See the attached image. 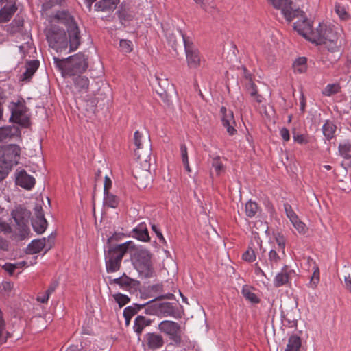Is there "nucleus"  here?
Returning a JSON list of instances; mask_svg holds the SVG:
<instances>
[{"label": "nucleus", "mask_w": 351, "mask_h": 351, "mask_svg": "<svg viewBox=\"0 0 351 351\" xmlns=\"http://www.w3.org/2000/svg\"><path fill=\"white\" fill-rule=\"evenodd\" d=\"M306 58L305 57H300L293 64V67L295 72L303 73L307 69Z\"/></svg>", "instance_id": "obj_37"}, {"label": "nucleus", "mask_w": 351, "mask_h": 351, "mask_svg": "<svg viewBox=\"0 0 351 351\" xmlns=\"http://www.w3.org/2000/svg\"><path fill=\"white\" fill-rule=\"evenodd\" d=\"M245 214L248 217H253L257 213L259 208L255 202L251 200L245 204Z\"/></svg>", "instance_id": "obj_39"}, {"label": "nucleus", "mask_w": 351, "mask_h": 351, "mask_svg": "<svg viewBox=\"0 0 351 351\" xmlns=\"http://www.w3.org/2000/svg\"><path fill=\"white\" fill-rule=\"evenodd\" d=\"M285 210L286 212V215L287 217L290 219V221L292 222L293 221H295V220L298 218L297 215L295 213V212L293 210L291 206L288 204L285 203L284 204Z\"/></svg>", "instance_id": "obj_47"}, {"label": "nucleus", "mask_w": 351, "mask_h": 351, "mask_svg": "<svg viewBox=\"0 0 351 351\" xmlns=\"http://www.w3.org/2000/svg\"><path fill=\"white\" fill-rule=\"evenodd\" d=\"M54 243V236L51 234L47 239L43 237L40 239L33 240L27 247L26 254H34L39 253L42 250L45 252L49 250Z\"/></svg>", "instance_id": "obj_13"}, {"label": "nucleus", "mask_w": 351, "mask_h": 351, "mask_svg": "<svg viewBox=\"0 0 351 351\" xmlns=\"http://www.w3.org/2000/svg\"><path fill=\"white\" fill-rule=\"evenodd\" d=\"M117 14L121 23L124 26L126 25V23H128L134 19V15L128 9H126L125 7H123L122 4Z\"/></svg>", "instance_id": "obj_29"}, {"label": "nucleus", "mask_w": 351, "mask_h": 351, "mask_svg": "<svg viewBox=\"0 0 351 351\" xmlns=\"http://www.w3.org/2000/svg\"><path fill=\"white\" fill-rule=\"evenodd\" d=\"M75 88L79 92H87L89 87V80L86 76L78 75L73 78Z\"/></svg>", "instance_id": "obj_27"}, {"label": "nucleus", "mask_w": 351, "mask_h": 351, "mask_svg": "<svg viewBox=\"0 0 351 351\" xmlns=\"http://www.w3.org/2000/svg\"><path fill=\"white\" fill-rule=\"evenodd\" d=\"M243 259L245 261L253 262L256 260L254 250L249 247L248 250L243 254Z\"/></svg>", "instance_id": "obj_50"}, {"label": "nucleus", "mask_w": 351, "mask_h": 351, "mask_svg": "<svg viewBox=\"0 0 351 351\" xmlns=\"http://www.w3.org/2000/svg\"><path fill=\"white\" fill-rule=\"evenodd\" d=\"M162 290V286L161 285L157 284L152 286H149L147 288L148 293H160Z\"/></svg>", "instance_id": "obj_58"}, {"label": "nucleus", "mask_w": 351, "mask_h": 351, "mask_svg": "<svg viewBox=\"0 0 351 351\" xmlns=\"http://www.w3.org/2000/svg\"><path fill=\"white\" fill-rule=\"evenodd\" d=\"M16 184L25 189L30 190L34 186L35 179L22 169L16 173Z\"/></svg>", "instance_id": "obj_18"}, {"label": "nucleus", "mask_w": 351, "mask_h": 351, "mask_svg": "<svg viewBox=\"0 0 351 351\" xmlns=\"http://www.w3.org/2000/svg\"><path fill=\"white\" fill-rule=\"evenodd\" d=\"M285 351H307V348L302 345L300 337L293 334L289 337Z\"/></svg>", "instance_id": "obj_21"}, {"label": "nucleus", "mask_w": 351, "mask_h": 351, "mask_svg": "<svg viewBox=\"0 0 351 351\" xmlns=\"http://www.w3.org/2000/svg\"><path fill=\"white\" fill-rule=\"evenodd\" d=\"M173 297V295L172 293H169L164 295L160 296H155V298L152 300H151L149 302H147L143 304H134L132 306H129L126 307L123 313H125L126 315H130V316L132 317L134 315H136L141 309L143 308L145 306H149V303L152 302L154 300H161L164 298L171 299Z\"/></svg>", "instance_id": "obj_19"}, {"label": "nucleus", "mask_w": 351, "mask_h": 351, "mask_svg": "<svg viewBox=\"0 0 351 351\" xmlns=\"http://www.w3.org/2000/svg\"><path fill=\"white\" fill-rule=\"evenodd\" d=\"M104 204L105 206L115 208L119 204V198L110 192L104 193Z\"/></svg>", "instance_id": "obj_36"}, {"label": "nucleus", "mask_w": 351, "mask_h": 351, "mask_svg": "<svg viewBox=\"0 0 351 351\" xmlns=\"http://www.w3.org/2000/svg\"><path fill=\"white\" fill-rule=\"evenodd\" d=\"M151 154V141L149 136H145V143L143 146L136 147L134 150L137 165L133 173L137 184L141 187H147L152 180L150 171Z\"/></svg>", "instance_id": "obj_1"}, {"label": "nucleus", "mask_w": 351, "mask_h": 351, "mask_svg": "<svg viewBox=\"0 0 351 351\" xmlns=\"http://www.w3.org/2000/svg\"><path fill=\"white\" fill-rule=\"evenodd\" d=\"M145 136H149V135L147 133L143 134L142 132H140L138 130L134 132V145L136 147L143 146V143H145Z\"/></svg>", "instance_id": "obj_42"}, {"label": "nucleus", "mask_w": 351, "mask_h": 351, "mask_svg": "<svg viewBox=\"0 0 351 351\" xmlns=\"http://www.w3.org/2000/svg\"><path fill=\"white\" fill-rule=\"evenodd\" d=\"M134 237L142 241H148L149 240V236L144 223H140L136 228L133 230Z\"/></svg>", "instance_id": "obj_28"}, {"label": "nucleus", "mask_w": 351, "mask_h": 351, "mask_svg": "<svg viewBox=\"0 0 351 351\" xmlns=\"http://www.w3.org/2000/svg\"><path fill=\"white\" fill-rule=\"evenodd\" d=\"M212 166L217 175H219L224 170V167L220 160L219 156L213 158Z\"/></svg>", "instance_id": "obj_44"}, {"label": "nucleus", "mask_w": 351, "mask_h": 351, "mask_svg": "<svg viewBox=\"0 0 351 351\" xmlns=\"http://www.w3.org/2000/svg\"><path fill=\"white\" fill-rule=\"evenodd\" d=\"M146 342L150 349L160 348L164 344L162 335L154 332H149L146 335Z\"/></svg>", "instance_id": "obj_24"}, {"label": "nucleus", "mask_w": 351, "mask_h": 351, "mask_svg": "<svg viewBox=\"0 0 351 351\" xmlns=\"http://www.w3.org/2000/svg\"><path fill=\"white\" fill-rule=\"evenodd\" d=\"M152 230L156 233L160 241L162 243H165V239L161 233V232L158 229L157 226L155 224L152 226Z\"/></svg>", "instance_id": "obj_62"}, {"label": "nucleus", "mask_w": 351, "mask_h": 351, "mask_svg": "<svg viewBox=\"0 0 351 351\" xmlns=\"http://www.w3.org/2000/svg\"><path fill=\"white\" fill-rule=\"evenodd\" d=\"M293 140L300 144H306L308 143V141L306 140L305 136L302 134L294 135Z\"/></svg>", "instance_id": "obj_61"}, {"label": "nucleus", "mask_w": 351, "mask_h": 351, "mask_svg": "<svg viewBox=\"0 0 351 351\" xmlns=\"http://www.w3.org/2000/svg\"><path fill=\"white\" fill-rule=\"evenodd\" d=\"M67 29L69 40V51L76 50L81 43V36L79 27L77 23H73Z\"/></svg>", "instance_id": "obj_17"}, {"label": "nucleus", "mask_w": 351, "mask_h": 351, "mask_svg": "<svg viewBox=\"0 0 351 351\" xmlns=\"http://www.w3.org/2000/svg\"><path fill=\"white\" fill-rule=\"evenodd\" d=\"M32 225L35 232L38 234H42L47 228V221L45 217L34 219Z\"/></svg>", "instance_id": "obj_34"}, {"label": "nucleus", "mask_w": 351, "mask_h": 351, "mask_svg": "<svg viewBox=\"0 0 351 351\" xmlns=\"http://www.w3.org/2000/svg\"><path fill=\"white\" fill-rule=\"evenodd\" d=\"M153 301L149 303L145 308V313L148 315L157 316H175L176 313V307L170 302L158 303Z\"/></svg>", "instance_id": "obj_9"}, {"label": "nucleus", "mask_w": 351, "mask_h": 351, "mask_svg": "<svg viewBox=\"0 0 351 351\" xmlns=\"http://www.w3.org/2000/svg\"><path fill=\"white\" fill-rule=\"evenodd\" d=\"M15 2L9 6H4L0 10V23L8 22L16 11Z\"/></svg>", "instance_id": "obj_26"}, {"label": "nucleus", "mask_w": 351, "mask_h": 351, "mask_svg": "<svg viewBox=\"0 0 351 351\" xmlns=\"http://www.w3.org/2000/svg\"><path fill=\"white\" fill-rule=\"evenodd\" d=\"M11 169L0 159V181L3 180Z\"/></svg>", "instance_id": "obj_51"}, {"label": "nucleus", "mask_w": 351, "mask_h": 351, "mask_svg": "<svg viewBox=\"0 0 351 351\" xmlns=\"http://www.w3.org/2000/svg\"><path fill=\"white\" fill-rule=\"evenodd\" d=\"M269 261L271 265V268L274 265H277L280 261V257L279 254L275 250H271L269 252Z\"/></svg>", "instance_id": "obj_48"}, {"label": "nucleus", "mask_w": 351, "mask_h": 351, "mask_svg": "<svg viewBox=\"0 0 351 351\" xmlns=\"http://www.w3.org/2000/svg\"><path fill=\"white\" fill-rule=\"evenodd\" d=\"M60 0H49L43 3L42 5V14L43 15L44 14H45L48 17L47 12L51 8H52L56 4H60Z\"/></svg>", "instance_id": "obj_45"}, {"label": "nucleus", "mask_w": 351, "mask_h": 351, "mask_svg": "<svg viewBox=\"0 0 351 351\" xmlns=\"http://www.w3.org/2000/svg\"><path fill=\"white\" fill-rule=\"evenodd\" d=\"M293 223V225L294 226V227L298 230V231L299 232H304L305 231V224L300 221L299 219H298V217L297 218V219L295 220V221H293L291 222Z\"/></svg>", "instance_id": "obj_53"}, {"label": "nucleus", "mask_w": 351, "mask_h": 351, "mask_svg": "<svg viewBox=\"0 0 351 351\" xmlns=\"http://www.w3.org/2000/svg\"><path fill=\"white\" fill-rule=\"evenodd\" d=\"M298 20L293 24V29L304 38L311 41V37H313V33L316 32V29H313L311 21L306 17L304 12L302 10L301 14L296 16Z\"/></svg>", "instance_id": "obj_11"}, {"label": "nucleus", "mask_w": 351, "mask_h": 351, "mask_svg": "<svg viewBox=\"0 0 351 351\" xmlns=\"http://www.w3.org/2000/svg\"><path fill=\"white\" fill-rule=\"evenodd\" d=\"M2 267L4 270L8 271L10 275H12L15 270L14 265L10 263H6Z\"/></svg>", "instance_id": "obj_63"}, {"label": "nucleus", "mask_w": 351, "mask_h": 351, "mask_svg": "<svg viewBox=\"0 0 351 351\" xmlns=\"http://www.w3.org/2000/svg\"><path fill=\"white\" fill-rule=\"evenodd\" d=\"M53 60L63 76L82 74L88 67V57L81 52L62 60L54 57Z\"/></svg>", "instance_id": "obj_3"}, {"label": "nucleus", "mask_w": 351, "mask_h": 351, "mask_svg": "<svg viewBox=\"0 0 351 351\" xmlns=\"http://www.w3.org/2000/svg\"><path fill=\"white\" fill-rule=\"evenodd\" d=\"M339 154L345 159L351 158V143L346 142L339 145Z\"/></svg>", "instance_id": "obj_38"}, {"label": "nucleus", "mask_w": 351, "mask_h": 351, "mask_svg": "<svg viewBox=\"0 0 351 351\" xmlns=\"http://www.w3.org/2000/svg\"><path fill=\"white\" fill-rule=\"evenodd\" d=\"M245 86L251 97H254L258 103H261L263 101V97L258 93L257 87L252 80L245 82Z\"/></svg>", "instance_id": "obj_32"}, {"label": "nucleus", "mask_w": 351, "mask_h": 351, "mask_svg": "<svg viewBox=\"0 0 351 351\" xmlns=\"http://www.w3.org/2000/svg\"><path fill=\"white\" fill-rule=\"evenodd\" d=\"M35 219L43 218L44 217V213L43 210L42 206L39 204H36L34 208Z\"/></svg>", "instance_id": "obj_55"}, {"label": "nucleus", "mask_w": 351, "mask_h": 351, "mask_svg": "<svg viewBox=\"0 0 351 351\" xmlns=\"http://www.w3.org/2000/svg\"><path fill=\"white\" fill-rule=\"evenodd\" d=\"M113 298L114 300L118 303L119 307H122L126 304H128L130 299V298L124 294L122 293H116L113 295Z\"/></svg>", "instance_id": "obj_43"}, {"label": "nucleus", "mask_w": 351, "mask_h": 351, "mask_svg": "<svg viewBox=\"0 0 351 351\" xmlns=\"http://www.w3.org/2000/svg\"><path fill=\"white\" fill-rule=\"evenodd\" d=\"M319 269H317V270H315L313 272V274L311 277V284L313 285V287H315L317 286V284L319 282Z\"/></svg>", "instance_id": "obj_57"}, {"label": "nucleus", "mask_w": 351, "mask_h": 351, "mask_svg": "<svg viewBox=\"0 0 351 351\" xmlns=\"http://www.w3.org/2000/svg\"><path fill=\"white\" fill-rule=\"evenodd\" d=\"M10 121L16 123L24 128L29 127L30 122L29 118L26 114L27 107L21 102H17L14 104L11 109Z\"/></svg>", "instance_id": "obj_10"}, {"label": "nucleus", "mask_w": 351, "mask_h": 351, "mask_svg": "<svg viewBox=\"0 0 351 351\" xmlns=\"http://www.w3.org/2000/svg\"><path fill=\"white\" fill-rule=\"evenodd\" d=\"M114 237L108 239V249L105 252V264L108 273H114L119 271L124 255L134 246L132 241H127L121 244L112 245L110 244Z\"/></svg>", "instance_id": "obj_2"}, {"label": "nucleus", "mask_w": 351, "mask_h": 351, "mask_svg": "<svg viewBox=\"0 0 351 351\" xmlns=\"http://www.w3.org/2000/svg\"><path fill=\"white\" fill-rule=\"evenodd\" d=\"M111 180L108 176H106L104 180V193L109 192V189L111 188Z\"/></svg>", "instance_id": "obj_64"}, {"label": "nucleus", "mask_w": 351, "mask_h": 351, "mask_svg": "<svg viewBox=\"0 0 351 351\" xmlns=\"http://www.w3.org/2000/svg\"><path fill=\"white\" fill-rule=\"evenodd\" d=\"M152 255L147 250H138L134 254L135 263L139 269L150 271Z\"/></svg>", "instance_id": "obj_14"}, {"label": "nucleus", "mask_w": 351, "mask_h": 351, "mask_svg": "<svg viewBox=\"0 0 351 351\" xmlns=\"http://www.w3.org/2000/svg\"><path fill=\"white\" fill-rule=\"evenodd\" d=\"M11 215L16 224L17 230L20 232L21 238L24 239L29 232V221L31 212L19 206L12 211Z\"/></svg>", "instance_id": "obj_6"}, {"label": "nucleus", "mask_w": 351, "mask_h": 351, "mask_svg": "<svg viewBox=\"0 0 351 351\" xmlns=\"http://www.w3.org/2000/svg\"><path fill=\"white\" fill-rule=\"evenodd\" d=\"M119 46L124 53H130L133 49L132 43L126 39H121L119 42Z\"/></svg>", "instance_id": "obj_46"}, {"label": "nucleus", "mask_w": 351, "mask_h": 351, "mask_svg": "<svg viewBox=\"0 0 351 351\" xmlns=\"http://www.w3.org/2000/svg\"><path fill=\"white\" fill-rule=\"evenodd\" d=\"M311 42L317 45H324L329 51H339L341 45V41L338 38L337 34L330 28H327L326 25L319 24L316 28V32L313 33Z\"/></svg>", "instance_id": "obj_4"}, {"label": "nucleus", "mask_w": 351, "mask_h": 351, "mask_svg": "<svg viewBox=\"0 0 351 351\" xmlns=\"http://www.w3.org/2000/svg\"><path fill=\"white\" fill-rule=\"evenodd\" d=\"M293 270H289V267L285 265L281 269L280 272L278 273L275 276L274 285L276 287H280L289 283L290 276L293 274Z\"/></svg>", "instance_id": "obj_20"}, {"label": "nucleus", "mask_w": 351, "mask_h": 351, "mask_svg": "<svg viewBox=\"0 0 351 351\" xmlns=\"http://www.w3.org/2000/svg\"><path fill=\"white\" fill-rule=\"evenodd\" d=\"M119 3L120 0H100L95 4L94 8L97 12H110L114 11Z\"/></svg>", "instance_id": "obj_22"}, {"label": "nucleus", "mask_w": 351, "mask_h": 351, "mask_svg": "<svg viewBox=\"0 0 351 351\" xmlns=\"http://www.w3.org/2000/svg\"><path fill=\"white\" fill-rule=\"evenodd\" d=\"M276 241L278 246V251L281 252L283 254H285V247L286 243V240L285 237L282 235L278 234L276 236Z\"/></svg>", "instance_id": "obj_49"}, {"label": "nucleus", "mask_w": 351, "mask_h": 351, "mask_svg": "<svg viewBox=\"0 0 351 351\" xmlns=\"http://www.w3.org/2000/svg\"><path fill=\"white\" fill-rule=\"evenodd\" d=\"M242 293L247 300L252 303L257 304L260 301L256 295L251 291V287L247 285L243 287Z\"/></svg>", "instance_id": "obj_40"}, {"label": "nucleus", "mask_w": 351, "mask_h": 351, "mask_svg": "<svg viewBox=\"0 0 351 351\" xmlns=\"http://www.w3.org/2000/svg\"><path fill=\"white\" fill-rule=\"evenodd\" d=\"M152 323V320L149 319H147L142 315H138L136 317L134 324V331L141 335L143 329L149 326Z\"/></svg>", "instance_id": "obj_30"}, {"label": "nucleus", "mask_w": 351, "mask_h": 351, "mask_svg": "<svg viewBox=\"0 0 351 351\" xmlns=\"http://www.w3.org/2000/svg\"><path fill=\"white\" fill-rule=\"evenodd\" d=\"M170 339H171L176 345H179L181 343V336L180 331H175L173 334L169 335Z\"/></svg>", "instance_id": "obj_59"}, {"label": "nucleus", "mask_w": 351, "mask_h": 351, "mask_svg": "<svg viewBox=\"0 0 351 351\" xmlns=\"http://www.w3.org/2000/svg\"><path fill=\"white\" fill-rule=\"evenodd\" d=\"M0 232L8 234L12 232V228L8 223L5 221H0Z\"/></svg>", "instance_id": "obj_54"}, {"label": "nucleus", "mask_w": 351, "mask_h": 351, "mask_svg": "<svg viewBox=\"0 0 351 351\" xmlns=\"http://www.w3.org/2000/svg\"><path fill=\"white\" fill-rule=\"evenodd\" d=\"M341 89V87L339 83L328 84L322 90V93L325 96L330 97L331 95L340 93Z\"/></svg>", "instance_id": "obj_35"}, {"label": "nucleus", "mask_w": 351, "mask_h": 351, "mask_svg": "<svg viewBox=\"0 0 351 351\" xmlns=\"http://www.w3.org/2000/svg\"><path fill=\"white\" fill-rule=\"evenodd\" d=\"M280 136L285 141L290 139L289 131L286 128H282L280 131Z\"/></svg>", "instance_id": "obj_60"}, {"label": "nucleus", "mask_w": 351, "mask_h": 351, "mask_svg": "<svg viewBox=\"0 0 351 351\" xmlns=\"http://www.w3.org/2000/svg\"><path fill=\"white\" fill-rule=\"evenodd\" d=\"M48 21L51 24L55 22L62 23L66 29L72 26L73 23H77L74 17L66 10L58 11L55 14L49 15Z\"/></svg>", "instance_id": "obj_15"}, {"label": "nucleus", "mask_w": 351, "mask_h": 351, "mask_svg": "<svg viewBox=\"0 0 351 351\" xmlns=\"http://www.w3.org/2000/svg\"><path fill=\"white\" fill-rule=\"evenodd\" d=\"M220 112L222 114L221 121L223 125L227 129V132L230 135H233L237 131L234 128L235 121L233 112L230 110H227L224 106L221 108Z\"/></svg>", "instance_id": "obj_16"}, {"label": "nucleus", "mask_w": 351, "mask_h": 351, "mask_svg": "<svg viewBox=\"0 0 351 351\" xmlns=\"http://www.w3.org/2000/svg\"><path fill=\"white\" fill-rule=\"evenodd\" d=\"M186 52L188 65L190 68H197L200 63V58L198 50L195 47L193 43L188 38H185L181 33Z\"/></svg>", "instance_id": "obj_12"}, {"label": "nucleus", "mask_w": 351, "mask_h": 351, "mask_svg": "<svg viewBox=\"0 0 351 351\" xmlns=\"http://www.w3.org/2000/svg\"><path fill=\"white\" fill-rule=\"evenodd\" d=\"M39 66L38 60H32L27 63L25 72L23 75V80H29Z\"/></svg>", "instance_id": "obj_31"}, {"label": "nucleus", "mask_w": 351, "mask_h": 351, "mask_svg": "<svg viewBox=\"0 0 351 351\" xmlns=\"http://www.w3.org/2000/svg\"><path fill=\"white\" fill-rule=\"evenodd\" d=\"M137 282L128 277L125 273L119 278L110 279L109 280V283L110 285L117 284L119 285L122 289L125 290H129L130 288L134 287Z\"/></svg>", "instance_id": "obj_23"}, {"label": "nucleus", "mask_w": 351, "mask_h": 351, "mask_svg": "<svg viewBox=\"0 0 351 351\" xmlns=\"http://www.w3.org/2000/svg\"><path fill=\"white\" fill-rule=\"evenodd\" d=\"M46 38L49 45L57 52H62L68 47V40L65 31L55 24L46 29Z\"/></svg>", "instance_id": "obj_5"}, {"label": "nucleus", "mask_w": 351, "mask_h": 351, "mask_svg": "<svg viewBox=\"0 0 351 351\" xmlns=\"http://www.w3.org/2000/svg\"><path fill=\"white\" fill-rule=\"evenodd\" d=\"M21 149L19 146L14 144L0 147V159L11 169L14 165L19 162Z\"/></svg>", "instance_id": "obj_8"}, {"label": "nucleus", "mask_w": 351, "mask_h": 351, "mask_svg": "<svg viewBox=\"0 0 351 351\" xmlns=\"http://www.w3.org/2000/svg\"><path fill=\"white\" fill-rule=\"evenodd\" d=\"M274 8L280 10L288 22H291L302 13V10L296 8L292 0H267Z\"/></svg>", "instance_id": "obj_7"}, {"label": "nucleus", "mask_w": 351, "mask_h": 351, "mask_svg": "<svg viewBox=\"0 0 351 351\" xmlns=\"http://www.w3.org/2000/svg\"><path fill=\"white\" fill-rule=\"evenodd\" d=\"M180 152H181L182 160V162L184 164L186 171L188 172H191V168H190L189 164L187 148L185 145H184V144L181 145Z\"/></svg>", "instance_id": "obj_41"}, {"label": "nucleus", "mask_w": 351, "mask_h": 351, "mask_svg": "<svg viewBox=\"0 0 351 351\" xmlns=\"http://www.w3.org/2000/svg\"><path fill=\"white\" fill-rule=\"evenodd\" d=\"M335 10L336 13L339 16L341 19H346L348 17V15L344 7L338 4L335 5Z\"/></svg>", "instance_id": "obj_52"}, {"label": "nucleus", "mask_w": 351, "mask_h": 351, "mask_svg": "<svg viewBox=\"0 0 351 351\" xmlns=\"http://www.w3.org/2000/svg\"><path fill=\"white\" fill-rule=\"evenodd\" d=\"M336 130V125L329 120H327L322 127L324 136L327 140H330L334 137Z\"/></svg>", "instance_id": "obj_33"}, {"label": "nucleus", "mask_w": 351, "mask_h": 351, "mask_svg": "<svg viewBox=\"0 0 351 351\" xmlns=\"http://www.w3.org/2000/svg\"><path fill=\"white\" fill-rule=\"evenodd\" d=\"M343 278L347 289L351 291V276L350 273L348 271L345 270L343 271Z\"/></svg>", "instance_id": "obj_56"}, {"label": "nucleus", "mask_w": 351, "mask_h": 351, "mask_svg": "<svg viewBox=\"0 0 351 351\" xmlns=\"http://www.w3.org/2000/svg\"><path fill=\"white\" fill-rule=\"evenodd\" d=\"M158 329L161 332L169 336L175 331H180V326L175 322L164 320L159 324Z\"/></svg>", "instance_id": "obj_25"}]
</instances>
